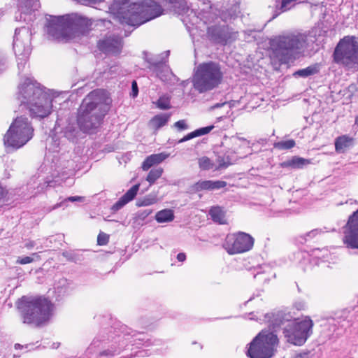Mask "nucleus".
I'll list each match as a JSON object with an SVG mask.
<instances>
[{"instance_id": "obj_52", "label": "nucleus", "mask_w": 358, "mask_h": 358, "mask_svg": "<svg viewBox=\"0 0 358 358\" xmlns=\"http://www.w3.org/2000/svg\"><path fill=\"white\" fill-rule=\"evenodd\" d=\"M128 358H131V357H128Z\"/></svg>"}, {"instance_id": "obj_28", "label": "nucleus", "mask_w": 358, "mask_h": 358, "mask_svg": "<svg viewBox=\"0 0 358 358\" xmlns=\"http://www.w3.org/2000/svg\"><path fill=\"white\" fill-rule=\"evenodd\" d=\"M157 202V198L155 195H148L145 196L144 198L139 199L136 202V206L138 207L141 206H148L152 205Z\"/></svg>"}, {"instance_id": "obj_40", "label": "nucleus", "mask_w": 358, "mask_h": 358, "mask_svg": "<svg viewBox=\"0 0 358 358\" xmlns=\"http://www.w3.org/2000/svg\"><path fill=\"white\" fill-rule=\"evenodd\" d=\"M186 259V255L185 253H179L177 255V259L180 262H182L185 260Z\"/></svg>"}, {"instance_id": "obj_11", "label": "nucleus", "mask_w": 358, "mask_h": 358, "mask_svg": "<svg viewBox=\"0 0 358 358\" xmlns=\"http://www.w3.org/2000/svg\"><path fill=\"white\" fill-rule=\"evenodd\" d=\"M334 57L336 62L347 66L358 64V38L345 36L336 47Z\"/></svg>"}, {"instance_id": "obj_4", "label": "nucleus", "mask_w": 358, "mask_h": 358, "mask_svg": "<svg viewBox=\"0 0 358 358\" xmlns=\"http://www.w3.org/2000/svg\"><path fill=\"white\" fill-rule=\"evenodd\" d=\"M107 103L103 90L90 92L83 101L78 112L77 122L81 131L87 134L96 132L104 115L103 107Z\"/></svg>"}, {"instance_id": "obj_9", "label": "nucleus", "mask_w": 358, "mask_h": 358, "mask_svg": "<svg viewBox=\"0 0 358 358\" xmlns=\"http://www.w3.org/2000/svg\"><path fill=\"white\" fill-rule=\"evenodd\" d=\"M313 326L314 322L309 316L295 319L285 327V337L293 345H302L312 335Z\"/></svg>"}, {"instance_id": "obj_47", "label": "nucleus", "mask_w": 358, "mask_h": 358, "mask_svg": "<svg viewBox=\"0 0 358 358\" xmlns=\"http://www.w3.org/2000/svg\"><path fill=\"white\" fill-rule=\"evenodd\" d=\"M157 76H159L162 80H164L165 78H164V76L162 75L161 73H157Z\"/></svg>"}, {"instance_id": "obj_7", "label": "nucleus", "mask_w": 358, "mask_h": 358, "mask_svg": "<svg viewBox=\"0 0 358 358\" xmlns=\"http://www.w3.org/2000/svg\"><path fill=\"white\" fill-rule=\"evenodd\" d=\"M26 303L23 312V322L40 325L48 321L53 313V304L45 298L31 300L22 299Z\"/></svg>"}, {"instance_id": "obj_30", "label": "nucleus", "mask_w": 358, "mask_h": 358, "mask_svg": "<svg viewBox=\"0 0 358 358\" xmlns=\"http://www.w3.org/2000/svg\"><path fill=\"white\" fill-rule=\"evenodd\" d=\"M199 166L202 170H209L214 167L212 161L207 157H201L198 159Z\"/></svg>"}, {"instance_id": "obj_45", "label": "nucleus", "mask_w": 358, "mask_h": 358, "mask_svg": "<svg viewBox=\"0 0 358 358\" xmlns=\"http://www.w3.org/2000/svg\"><path fill=\"white\" fill-rule=\"evenodd\" d=\"M22 348V346L21 345L18 344V343L15 345V349H19V348Z\"/></svg>"}, {"instance_id": "obj_27", "label": "nucleus", "mask_w": 358, "mask_h": 358, "mask_svg": "<svg viewBox=\"0 0 358 358\" xmlns=\"http://www.w3.org/2000/svg\"><path fill=\"white\" fill-rule=\"evenodd\" d=\"M210 215L215 222L220 224H224L225 222V214L222 208L218 206L213 207L210 210Z\"/></svg>"}, {"instance_id": "obj_2", "label": "nucleus", "mask_w": 358, "mask_h": 358, "mask_svg": "<svg viewBox=\"0 0 358 358\" xmlns=\"http://www.w3.org/2000/svg\"><path fill=\"white\" fill-rule=\"evenodd\" d=\"M111 13L122 23L141 25L163 14V9L155 0H116Z\"/></svg>"}, {"instance_id": "obj_15", "label": "nucleus", "mask_w": 358, "mask_h": 358, "mask_svg": "<svg viewBox=\"0 0 358 358\" xmlns=\"http://www.w3.org/2000/svg\"><path fill=\"white\" fill-rule=\"evenodd\" d=\"M122 40L119 37L110 36L99 43V47L102 51L109 54H116L120 52L122 48Z\"/></svg>"}, {"instance_id": "obj_51", "label": "nucleus", "mask_w": 358, "mask_h": 358, "mask_svg": "<svg viewBox=\"0 0 358 358\" xmlns=\"http://www.w3.org/2000/svg\"><path fill=\"white\" fill-rule=\"evenodd\" d=\"M20 64H21L20 63L17 64V66H18L19 69L20 68Z\"/></svg>"}, {"instance_id": "obj_43", "label": "nucleus", "mask_w": 358, "mask_h": 358, "mask_svg": "<svg viewBox=\"0 0 358 358\" xmlns=\"http://www.w3.org/2000/svg\"><path fill=\"white\" fill-rule=\"evenodd\" d=\"M4 64L2 57L0 56V71L3 70Z\"/></svg>"}, {"instance_id": "obj_3", "label": "nucleus", "mask_w": 358, "mask_h": 358, "mask_svg": "<svg viewBox=\"0 0 358 358\" xmlns=\"http://www.w3.org/2000/svg\"><path fill=\"white\" fill-rule=\"evenodd\" d=\"M98 22L77 13L59 17L50 16L47 31L50 36L59 41H76L87 34Z\"/></svg>"}, {"instance_id": "obj_39", "label": "nucleus", "mask_w": 358, "mask_h": 358, "mask_svg": "<svg viewBox=\"0 0 358 358\" xmlns=\"http://www.w3.org/2000/svg\"><path fill=\"white\" fill-rule=\"evenodd\" d=\"M138 94V87L136 81H133L132 83V95L133 96H136Z\"/></svg>"}, {"instance_id": "obj_36", "label": "nucleus", "mask_w": 358, "mask_h": 358, "mask_svg": "<svg viewBox=\"0 0 358 358\" xmlns=\"http://www.w3.org/2000/svg\"><path fill=\"white\" fill-rule=\"evenodd\" d=\"M174 126L179 130H183V129H186L187 128V125L185 122V120H179L178 122H176L175 124H174Z\"/></svg>"}, {"instance_id": "obj_24", "label": "nucleus", "mask_w": 358, "mask_h": 358, "mask_svg": "<svg viewBox=\"0 0 358 358\" xmlns=\"http://www.w3.org/2000/svg\"><path fill=\"white\" fill-rule=\"evenodd\" d=\"M174 219L173 211L171 209H164L158 211L155 215V220L158 223H166Z\"/></svg>"}, {"instance_id": "obj_37", "label": "nucleus", "mask_w": 358, "mask_h": 358, "mask_svg": "<svg viewBox=\"0 0 358 358\" xmlns=\"http://www.w3.org/2000/svg\"><path fill=\"white\" fill-rule=\"evenodd\" d=\"M66 200L71 202H83L85 201V198L80 196H74L68 197Z\"/></svg>"}, {"instance_id": "obj_8", "label": "nucleus", "mask_w": 358, "mask_h": 358, "mask_svg": "<svg viewBox=\"0 0 358 358\" xmlns=\"http://www.w3.org/2000/svg\"><path fill=\"white\" fill-rule=\"evenodd\" d=\"M308 41L303 34L280 36L272 43L273 57L280 62H287L291 56L301 52Z\"/></svg>"}, {"instance_id": "obj_38", "label": "nucleus", "mask_w": 358, "mask_h": 358, "mask_svg": "<svg viewBox=\"0 0 358 358\" xmlns=\"http://www.w3.org/2000/svg\"><path fill=\"white\" fill-rule=\"evenodd\" d=\"M85 4H95L103 1L104 0H78Z\"/></svg>"}, {"instance_id": "obj_31", "label": "nucleus", "mask_w": 358, "mask_h": 358, "mask_svg": "<svg viewBox=\"0 0 358 358\" xmlns=\"http://www.w3.org/2000/svg\"><path fill=\"white\" fill-rule=\"evenodd\" d=\"M318 71L317 66H308L306 69H301L294 73V76L307 77L310 75H313Z\"/></svg>"}, {"instance_id": "obj_50", "label": "nucleus", "mask_w": 358, "mask_h": 358, "mask_svg": "<svg viewBox=\"0 0 358 358\" xmlns=\"http://www.w3.org/2000/svg\"><path fill=\"white\" fill-rule=\"evenodd\" d=\"M165 71H166V73H169V70H168L167 68H166Z\"/></svg>"}, {"instance_id": "obj_16", "label": "nucleus", "mask_w": 358, "mask_h": 358, "mask_svg": "<svg viewBox=\"0 0 358 358\" xmlns=\"http://www.w3.org/2000/svg\"><path fill=\"white\" fill-rule=\"evenodd\" d=\"M230 143L231 144L229 148L231 152L239 154V155H247L250 152V143L248 141L243 138L238 136H234L230 138Z\"/></svg>"}, {"instance_id": "obj_41", "label": "nucleus", "mask_w": 358, "mask_h": 358, "mask_svg": "<svg viewBox=\"0 0 358 358\" xmlns=\"http://www.w3.org/2000/svg\"><path fill=\"white\" fill-rule=\"evenodd\" d=\"M35 245V242L34 241H29L27 242L26 244H25V247L30 250V249H32Z\"/></svg>"}, {"instance_id": "obj_35", "label": "nucleus", "mask_w": 358, "mask_h": 358, "mask_svg": "<svg viewBox=\"0 0 358 358\" xmlns=\"http://www.w3.org/2000/svg\"><path fill=\"white\" fill-rule=\"evenodd\" d=\"M109 236L103 232L99 234L97 237V243L99 245H105L108 243Z\"/></svg>"}, {"instance_id": "obj_44", "label": "nucleus", "mask_w": 358, "mask_h": 358, "mask_svg": "<svg viewBox=\"0 0 358 358\" xmlns=\"http://www.w3.org/2000/svg\"><path fill=\"white\" fill-rule=\"evenodd\" d=\"M348 89H349V90H350V91H352V90H355V89H356V85H350V86H349V88H348Z\"/></svg>"}, {"instance_id": "obj_22", "label": "nucleus", "mask_w": 358, "mask_h": 358, "mask_svg": "<svg viewBox=\"0 0 358 358\" xmlns=\"http://www.w3.org/2000/svg\"><path fill=\"white\" fill-rule=\"evenodd\" d=\"M353 144V138L343 135L338 137L335 141V148L337 152L343 153Z\"/></svg>"}, {"instance_id": "obj_32", "label": "nucleus", "mask_w": 358, "mask_h": 358, "mask_svg": "<svg viewBox=\"0 0 358 358\" xmlns=\"http://www.w3.org/2000/svg\"><path fill=\"white\" fill-rule=\"evenodd\" d=\"M295 145V142L294 140H287L283 141H280L275 143L274 144L275 148H278L280 150H287L293 148Z\"/></svg>"}, {"instance_id": "obj_34", "label": "nucleus", "mask_w": 358, "mask_h": 358, "mask_svg": "<svg viewBox=\"0 0 358 358\" xmlns=\"http://www.w3.org/2000/svg\"><path fill=\"white\" fill-rule=\"evenodd\" d=\"M34 257L36 259L39 258V256L37 253H33L32 257H18L16 263L20 264H30L34 261Z\"/></svg>"}, {"instance_id": "obj_42", "label": "nucleus", "mask_w": 358, "mask_h": 358, "mask_svg": "<svg viewBox=\"0 0 358 358\" xmlns=\"http://www.w3.org/2000/svg\"><path fill=\"white\" fill-rule=\"evenodd\" d=\"M230 164H231V162H228L227 163H225V162L220 163L219 166L217 167H216L215 169H222V168H225V167L228 166Z\"/></svg>"}, {"instance_id": "obj_29", "label": "nucleus", "mask_w": 358, "mask_h": 358, "mask_svg": "<svg viewBox=\"0 0 358 358\" xmlns=\"http://www.w3.org/2000/svg\"><path fill=\"white\" fill-rule=\"evenodd\" d=\"M163 171H164L162 168L152 169L147 176V181H148L150 185L153 184L158 178L162 176Z\"/></svg>"}, {"instance_id": "obj_21", "label": "nucleus", "mask_w": 358, "mask_h": 358, "mask_svg": "<svg viewBox=\"0 0 358 358\" xmlns=\"http://www.w3.org/2000/svg\"><path fill=\"white\" fill-rule=\"evenodd\" d=\"M19 8L24 14L23 20L27 21V13L30 10H36L39 8L38 0H17Z\"/></svg>"}, {"instance_id": "obj_10", "label": "nucleus", "mask_w": 358, "mask_h": 358, "mask_svg": "<svg viewBox=\"0 0 358 358\" xmlns=\"http://www.w3.org/2000/svg\"><path fill=\"white\" fill-rule=\"evenodd\" d=\"M278 345V339L275 334L262 331L250 343L248 355L250 358H271Z\"/></svg>"}, {"instance_id": "obj_12", "label": "nucleus", "mask_w": 358, "mask_h": 358, "mask_svg": "<svg viewBox=\"0 0 358 358\" xmlns=\"http://www.w3.org/2000/svg\"><path fill=\"white\" fill-rule=\"evenodd\" d=\"M254 245L253 238L248 234L238 232L229 234L226 236L223 248L229 255L249 251Z\"/></svg>"}, {"instance_id": "obj_26", "label": "nucleus", "mask_w": 358, "mask_h": 358, "mask_svg": "<svg viewBox=\"0 0 358 358\" xmlns=\"http://www.w3.org/2000/svg\"><path fill=\"white\" fill-rule=\"evenodd\" d=\"M213 128H214V126L211 125V126H208V127H202V128L198 129H196V130H195V131L188 134L185 136H184L182 139H180L179 141V142L180 143H182V142L187 141L188 140H190V139H192L193 138L207 134Z\"/></svg>"}, {"instance_id": "obj_6", "label": "nucleus", "mask_w": 358, "mask_h": 358, "mask_svg": "<svg viewBox=\"0 0 358 358\" xmlns=\"http://www.w3.org/2000/svg\"><path fill=\"white\" fill-rule=\"evenodd\" d=\"M222 76L217 64L211 62L200 64L193 76L194 87L199 92L211 90L221 83Z\"/></svg>"}, {"instance_id": "obj_14", "label": "nucleus", "mask_w": 358, "mask_h": 358, "mask_svg": "<svg viewBox=\"0 0 358 358\" xmlns=\"http://www.w3.org/2000/svg\"><path fill=\"white\" fill-rule=\"evenodd\" d=\"M343 243L350 249H358V208L350 215L343 227Z\"/></svg>"}, {"instance_id": "obj_48", "label": "nucleus", "mask_w": 358, "mask_h": 358, "mask_svg": "<svg viewBox=\"0 0 358 358\" xmlns=\"http://www.w3.org/2000/svg\"><path fill=\"white\" fill-rule=\"evenodd\" d=\"M355 122H356L357 124H358V117L356 119Z\"/></svg>"}, {"instance_id": "obj_23", "label": "nucleus", "mask_w": 358, "mask_h": 358, "mask_svg": "<svg viewBox=\"0 0 358 358\" xmlns=\"http://www.w3.org/2000/svg\"><path fill=\"white\" fill-rule=\"evenodd\" d=\"M310 164V160L299 157H294L292 159L281 164L282 167H290L292 169H301Z\"/></svg>"}, {"instance_id": "obj_13", "label": "nucleus", "mask_w": 358, "mask_h": 358, "mask_svg": "<svg viewBox=\"0 0 358 358\" xmlns=\"http://www.w3.org/2000/svg\"><path fill=\"white\" fill-rule=\"evenodd\" d=\"M13 49L17 57H22L23 60L31 52V32L29 28L23 27L15 29Z\"/></svg>"}, {"instance_id": "obj_5", "label": "nucleus", "mask_w": 358, "mask_h": 358, "mask_svg": "<svg viewBox=\"0 0 358 358\" xmlns=\"http://www.w3.org/2000/svg\"><path fill=\"white\" fill-rule=\"evenodd\" d=\"M34 129L25 117H17L3 136V144L8 151L16 150L27 144L33 137Z\"/></svg>"}, {"instance_id": "obj_25", "label": "nucleus", "mask_w": 358, "mask_h": 358, "mask_svg": "<svg viewBox=\"0 0 358 358\" xmlns=\"http://www.w3.org/2000/svg\"><path fill=\"white\" fill-rule=\"evenodd\" d=\"M213 128H214V126L211 125V126H208V127H202V128L198 129H196V130H195V131L188 134L185 136H184L182 139H180L179 141V142L180 143H182V142L187 141L188 140H190V139H192L193 138L207 134Z\"/></svg>"}, {"instance_id": "obj_17", "label": "nucleus", "mask_w": 358, "mask_h": 358, "mask_svg": "<svg viewBox=\"0 0 358 358\" xmlns=\"http://www.w3.org/2000/svg\"><path fill=\"white\" fill-rule=\"evenodd\" d=\"M227 182L222 180H200L192 187V191L214 190L224 187Z\"/></svg>"}, {"instance_id": "obj_19", "label": "nucleus", "mask_w": 358, "mask_h": 358, "mask_svg": "<svg viewBox=\"0 0 358 358\" xmlns=\"http://www.w3.org/2000/svg\"><path fill=\"white\" fill-rule=\"evenodd\" d=\"M166 152L153 154L146 157L142 164L143 171H148L151 166L159 164L169 157Z\"/></svg>"}, {"instance_id": "obj_46", "label": "nucleus", "mask_w": 358, "mask_h": 358, "mask_svg": "<svg viewBox=\"0 0 358 358\" xmlns=\"http://www.w3.org/2000/svg\"><path fill=\"white\" fill-rule=\"evenodd\" d=\"M150 213H151L150 210H145L144 213V215L147 216V215H150Z\"/></svg>"}, {"instance_id": "obj_18", "label": "nucleus", "mask_w": 358, "mask_h": 358, "mask_svg": "<svg viewBox=\"0 0 358 358\" xmlns=\"http://www.w3.org/2000/svg\"><path fill=\"white\" fill-rule=\"evenodd\" d=\"M139 184L131 187L120 199L113 206V210H118L124 206L132 201L139 190Z\"/></svg>"}, {"instance_id": "obj_33", "label": "nucleus", "mask_w": 358, "mask_h": 358, "mask_svg": "<svg viewBox=\"0 0 358 358\" xmlns=\"http://www.w3.org/2000/svg\"><path fill=\"white\" fill-rule=\"evenodd\" d=\"M157 108L162 110L170 108V101L168 97L162 96L156 102Z\"/></svg>"}, {"instance_id": "obj_49", "label": "nucleus", "mask_w": 358, "mask_h": 358, "mask_svg": "<svg viewBox=\"0 0 358 358\" xmlns=\"http://www.w3.org/2000/svg\"><path fill=\"white\" fill-rule=\"evenodd\" d=\"M58 346H59V344H57V345H56V346H55V345H54V348H58Z\"/></svg>"}, {"instance_id": "obj_20", "label": "nucleus", "mask_w": 358, "mask_h": 358, "mask_svg": "<svg viewBox=\"0 0 358 358\" xmlns=\"http://www.w3.org/2000/svg\"><path fill=\"white\" fill-rule=\"evenodd\" d=\"M171 115L168 113H160L155 115L148 122L150 129L156 131L165 126L170 119Z\"/></svg>"}, {"instance_id": "obj_1", "label": "nucleus", "mask_w": 358, "mask_h": 358, "mask_svg": "<svg viewBox=\"0 0 358 358\" xmlns=\"http://www.w3.org/2000/svg\"><path fill=\"white\" fill-rule=\"evenodd\" d=\"M17 99L27 109L30 115L44 118L53 110L54 103L59 94L52 90H44L40 84L29 78L22 80L17 87Z\"/></svg>"}]
</instances>
